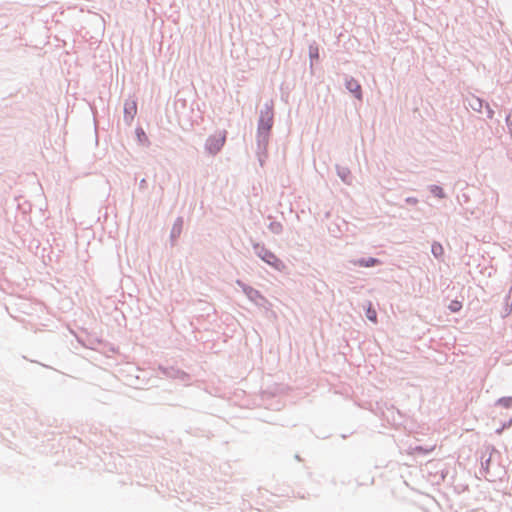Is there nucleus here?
<instances>
[{"label": "nucleus", "instance_id": "nucleus-4", "mask_svg": "<svg viewBox=\"0 0 512 512\" xmlns=\"http://www.w3.org/2000/svg\"><path fill=\"white\" fill-rule=\"evenodd\" d=\"M379 261L375 258H368L367 260L365 259H360V260H357L355 262L356 265H359V266H362V267H371V266H374L376 264H378Z\"/></svg>", "mask_w": 512, "mask_h": 512}, {"label": "nucleus", "instance_id": "nucleus-5", "mask_svg": "<svg viewBox=\"0 0 512 512\" xmlns=\"http://www.w3.org/2000/svg\"><path fill=\"white\" fill-rule=\"evenodd\" d=\"M366 317L374 323L377 321V312L375 309L372 308L371 303H369L366 309Z\"/></svg>", "mask_w": 512, "mask_h": 512}, {"label": "nucleus", "instance_id": "nucleus-3", "mask_svg": "<svg viewBox=\"0 0 512 512\" xmlns=\"http://www.w3.org/2000/svg\"><path fill=\"white\" fill-rule=\"evenodd\" d=\"M346 86H347V89L352 92L358 99L361 98V86L359 85V83L354 80V79H350L347 81L346 83Z\"/></svg>", "mask_w": 512, "mask_h": 512}, {"label": "nucleus", "instance_id": "nucleus-11", "mask_svg": "<svg viewBox=\"0 0 512 512\" xmlns=\"http://www.w3.org/2000/svg\"><path fill=\"white\" fill-rule=\"evenodd\" d=\"M224 144V138H220L217 140V147H216V150H219L220 147Z\"/></svg>", "mask_w": 512, "mask_h": 512}, {"label": "nucleus", "instance_id": "nucleus-8", "mask_svg": "<svg viewBox=\"0 0 512 512\" xmlns=\"http://www.w3.org/2000/svg\"><path fill=\"white\" fill-rule=\"evenodd\" d=\"M461 308H462V303H461L460 301L453 300V301L449 304V310H450L451 312H458Z\"/></svg>", "mask_w": 512, "mask_h": 512}, {"label": "nucleus", "instance_id": "nucleus-10", "mask_svg": "<svg viewBox=\"0 0 512 512\" xmlns=\"http://www.w3.org/2000/svg\"><path fill=\"white\" fill-rule=\"evenodd\" d=\"M125 110L128 112H135L136 111V104L132 102L131 104H126Z\"/></svg>", "mask_w": 512, "mask_h": 512}, {"label": "nucleus", "instance_id": "nucleus-6", "mask_svg": "<svg viewBox=\"0 0 512 512\" xmlns=\"http://www.w3.org/2000/svg\"><path fill=\"white\" fill-rule=\"evenodd\" d=\"M432 253L434 254V256L436 257H441L444 253V250H443V247L441 244L439 243H434L432 245Z\"/></svg>", "mask_w": 512, "mask_h": 512}, {"label": "nucleus", "instance_id": "nucleus-9", "mask_svg": "<svg viewBox=\"0 0 512 512\" xmlns=\"http://www.w3.org/2000/svg\"><path fill=\"white\" fill-rule=\"evenodd\" d=\"M431 192L436 197H439V198H443L445 196L443 189L441 187H439V186H432L431 187Z\"/></svg>", "mask_w": 512, "mask_h": 512}, {"label": "nucleus", "instance_id": "nucleus-1", "mask_svg": "<svg viewBox=\"0 0 512 512\" xmlns=\"http://www.w3.org/2000/svg\"><path fill=\"white\" fill-rule=\"evenodd\" d=\"M272 124H273L272 115L269 111H267L265 113V115L261 116L259 129L267 132L271 129Z\"/></svg>", "mask_w": 512, "mask_h": 512}, {"label": "nucleus", "instance_id": "nucleus-2", "mask_svg": "<svg viewBox=\"0 0 512 512\" xmlns=\"http://www.w3.org/2000/svg\"><path fill=\"white\" fill-rule=\"evenodd\" d=\"M261 258L269 265H272L277 269H279L280 265L282 264L281 261L273 253L268 251H265L264 254L261 255Z\"/></svg>", "mask_w": 512, "mask_h": 512}, {"label": "nucleus", "instance_id": "nucleus-12", "mask_svg": "<svg viewBox=\"0 0 512 512\" xmlns=\"http://www.w3.org/2000/svg\"><path fill=\"white\" fill-rule=\"evenodd\" d=\"M213 147L214 148H212V141L210 140V142H209V149L211 151H213V152H217L218 151V150H216L217 144H213Z\"/></svg>", "mask_w": 512, "mask_h": 512}, {"label": "nucleus", "instance_id": "nucleus-7", "mask_svg": "<svg viewBox=\"0 0 512 512\" xmlns=\"http://www.w3.org/2000/svg\"><path fill=\"white\" fill-rule=\"evenodd\" d=\"M498 404L505 408H510L512 407V397L501 398L498 400Z\"/></svg>", "mask_w": 512, "mask_h": 512}]
</instances>
